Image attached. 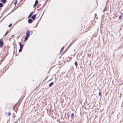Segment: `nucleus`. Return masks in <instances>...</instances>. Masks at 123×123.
I'll list each match as a JSON object with an SVG mask.
<instances>
[{"instance_id": "1", "label": "nucleus", "mask_w": 123, "mask_h": 123, "mask_svg": "<svg viewBox=\"0 0 123 123\" xmlns=\"http://www.w3.org/2000/svg\"><path fill=\"white\" fill-rule=\"evenodd\" d=\"M26 37L28 38L30 36L29 31L28 30H27L26 32Z\"/></svg>"}, {"instance_id": "2", "label": "nucleus", "mask_w": 123, "mask_h": 123, "mask_svg": "<svg viewBox=\"0 0 123 123\" xmlns=\"http://www.w3.org/2000/svg\"><path fill=\"white\" fill-rule=\"evenodd\" d=\"M36 16V14H34L31 17V18L32 19L33 21H34L35 19V18Z\"/></svg>"}, {"instance_id": "3", "label": "nucleus", "mask_w": 123, "mask_h": 123, "mask_svg": "<svg viewBox=\"0 0 123 123\" xmlns=\"http://www.w3.org/2000/svg\"><path fill=\"white\" fill-rule=\"evenodd\" d=\"M3 44V41L1 40V39H0V47H2Z\"/></svg>"}, {"instance_id": "4", "label": "nucleus", "mask_w": 123, "mask_h": 123, "mask_svg": "<svg viewBox=\"0 0 123 123\" xmlns=\"http://www.w3.org/2000/svg\"><path fill=\"white\" fill-rule=\"evenodd\" d=\"M19 47L20 48H22L23 49V47L24 46V45L23 44H21V43L20 42H19Z\"/></svg>"}, {"instance_id": "5", "label": "nucleus", "mask_w": 123, "mask_h": 123, "mask_svg": "<svg viewBox=\"0 0 123 123\" xmlns=\"http://www.w3.org/2000/svg\"><path fill=\"white\" fill-rule=\"evenodd\" d=\"M33 13H34V12L33 11L30 13V14H29V16H28V18H29L31 17L32 16L31 15L33 14Z\"/></svg>"}, {"instance_id": "6", "label": "nucleus", "mask_w": 123, "mask_h": 123, "mask_svg": "<svg viewBox=\"0 0 123 123\" xmlns=\"http://www.w3.org/2000/svg\"><path fill=\"white\" fill-rule=\"evenodd\" d=\"M74 114L72 113L71 116V118L72 119H73L74 118Z\"/></svg>"}, {"instance_id": "7", "label": "nucleus", "mask_w": 123, "mask_h": 123, "mask_svg": "<svg viewBox=\"0 0 123 123\" xmlns=\"http://www.w3.org/2000/svg\"><path fill=\"white\" fill-rule=\"evenodd\" d=\"M33 21V20L31 19H30L28 20V22L29 23H31Z\"/></svg>"}, {"instance_id": "8", "label": "nucleus", "mask_w": 123, "mask_h": 123, "mask_svg": "<svg viewBox=\"0 0 123 123\" xmlns=\"http://www.w3.org/2000/svg\"><path fill=\"white\" fill-rule=\"evenodd\" d=\"M1 2H2L3 3L5 4L7 2L6 0H1Z\"/></svg>"}, {"instance_id": "9", "label": "nucleus", "mask_w": 123, "mask_h": 123, "mask_svg": "<svg viewBox=\"0 0 123 123\" xmlns=\"http://www.w3.org/2000/svg\"><path fill=\"white\" fill-rule=\"evenodd\" d=\"M54 84V82H52L49 85V87H51L52 86V85H53Z\"/></svg>"}, {"instance_id": "10", "label": "nucleus", "mask_w": 123, "mask_h": 123, "mask_svg": "<svg viewBox=\"0 0 123 123\" xmlns=\"http://www.w3.org/2000/svg\"><path fill=\"white\" fill-rule=\"evenodd\" d=\"M3 5L2 3H0V9L3 6Z\"/></svg>"}, {"instance_id": "11", "label": "nucleus", "mask_w": 123, "mask_h": 123, "mask_svg": "<svg viewBox=\"0 0 123 123\" xmlns=\"http://www.w3.org/2000/svg\"><path fill=\"white\" fill-rule=\"evenodd\" d=\"M74 64L75 65L76 67H77V66L78 64L77 62L76 61H75L74 63Z\"/></svg>"}, {"instance_id": "12", "label": "nucleus", "mask_w": 123, "mask_h": 123, "mask_svg": "<svg viewBox=\"0 0 123 123\" xmlns=\"http://www.w3.org/2000/svg\"><path fill=\"white\" fill-rule=\"evenodd\" d=\"M64 49V47H62L61 49L60 52H61Z\"/></svg>"}, {"instance_id": "13", "label": "nucleus", "mask_w": 123, "mask_h": 123, "mask_svg": "<svg viewBox=\"0 0 123 123\" xmlns=\"http://www.w3.org/2000/svg\"><path fill=\"white\" fill-rule=\"evenodd\" d=\"M38 3V1L37 0H36L35 1V4H37Z\"/></svg>"}, {"instance_id": "14", "label": "nucleus", "mask_w": 123, "mask_h": 123, "mask_svg": "<svg viewBox=\"0 0 123 123\" xmlns=\"http://www.w3.org/2000/svg\"><path fill=\"white\" fill-rule=\"evenodd\" d=\"M23 49L22 48H20L19 49V52H21L22 51V49Z\"/></svg>"}, {"instance_id": "15", "label": "nucleus", "mask_w": 123, "mask_h": 123, "mask_svg": "<svg viewBox=\"0 0 123 123\" xmlns=\"http://www.w3.org/2000/svg\"><path fill=\"white\" fill-rule=\"evenodd\" d=\"M12 25V24L11 23V24H10L8 26L9 27H11V26Z\"/></svg>"}, {"instance_id": "16", "label": "nucleus", "mask_w": 123, "mask_h": 123, "mask_svg": "<svg viewBox=\"0 0 123 123\" xmlns=\"http://www.w3.org/2000/svg\"><path fill=\"white\" fill-rule=\"evenodd\" d=\"M106 8L105 7L104 8V10H103V12H104L105 11H106Z\"/></svg>"}, {"instance_id": "17", "label": "nucleus", "mask_w": 123, "mask_h": 123, "mask_svg": "<svg viewBox=\"0 0 123 123\" xmlns=\"http://www.w3.org/2000/svg\"><path fill=\"white\" fill-rule=\"evenodd\" d=\"M7 33H8V32H7V31L6 32V33H5V34H4V36H5L7 34Z\"/></svg>"}, {"instance_id": "18", "label": "nucleus", "mask_w": 123, "mask_h": 123, "mask_svg": "<svg viewBox=\"0 0 123 123\" xmlns=\"http://www.w3.org/2000/svg\"><path fill=\"white\" fill-rule=\"evenodd\" d=\"M121 16H119L118 18V19H121Z\"/></svg>"}, {"instance_id": "19", "label": "nucleus", "mask_w": 123, "mask_h": 123, "mask_svg": "<svg viewBox=\"0 0 123 123\" xmlns=\"http://www.w3.org/2000/svg\"><path fill=\"white\" fill-rule=\"evenodd\" d=\"M27 38H27H26V37H25V41H26L27 39V38Z\"/></svg>"}, {"instance_id": "20", "label": "nucleus", "mask_w": 123, "mask_h": 123, "mask_svg": "<svg viewBox=\"0 0 123 123\" xmlns=\"http://www.w3.org/2000/svg\"><path fill=\"white\" fill-rule=\"evenodd\" d=\"M8 114L9 115V116H10L11 114L10 112H8Z\"/></svg>"}, {"instance_id": "21", "label": "nucleus", "mask_w": 123, "mask_h": 123, "mask_svg": "<svg viewBox=\"0 0 123 123\" xmlns=\"http://www.w3.org/2000/svg\"><path fill=\"white\" fill-rule=\"evenodd\" d=\"M36 5H37V4H35H35L33 5V7H35L36 6Z\"/></svg>"}, {"instance_id": "22", "label": "nucleus", "mask_w": 123, "mask_h": 123, "mask_svg": "<svg viewBox=\"0 0 123 123\" xmlns=\"http://www.w3.org/2000/svg\"><path fill=\"white\" fill-rule=\"evenodd\" d=\"M101 92H100L99 93V96H100L101 95Z\"/></svg>"}, {"instance_id": "23", "label": "nucleus", "mask_w": 123, "mask_h": 123, "mask_svg": "<svg viewBox=\"0 0 123 123\" xmlns=\"http://www.w3.org/2000/svg\"><path fill=\"white\" fill-rule=\"evenodd\" d=\"M17 3V1H16V2H15L14 3V5H16Z\"/></svg>"}, {"instance_id": "24", "label": "nucleus", "mask_w": 123, "mask_h": 123, "mask_svg": "<svg viewBox=\"0 0 123 123\" xmlns=\"http://www.w3.org/2000/svg\"><path fill=\"white\" fill-rule=\"evenodd\" d=\"M44 12H45V11H44L43 12V14H42V15H43V14L44 13Z\"/></svg>"}, {"instance_id": "25", "label": "nucleus", "mask_w": 123, "mask_h": 123, "mask_svg": "<svg viewBox=\"0 0 123 123\" xmlns=\"http://www.w3.org/2000/svg\"><path fill=\"white\" fill-rule=\"evenodd\" d=\"M95 17L96 16H97V14H95Z\"/></svg>"}, {"instance_id": "26", "label": "nucleus", "mask_w": 123, "mask_h": 123, "mask_svg": "<svg viewBox=\"0 0 123 123\" xmlns=\"http://www.w3.org/2000/svg\"><path fill=\"white\" fill-rule=\"evenodd\" d=\"M14 35H12V37H13V36Z\"/></svg>"}]
</instances>
